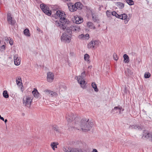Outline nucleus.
<instances>
[{"mask_svg": "<svg viewBox=\"0 0 152 152\" xmlns=\"http://www.w3.org/2000/svg\"><path fill=\"white\" fill-rule=\"evenodd\" d=\"M75 127L80 130L86 132L90 130L92 127L93 123L89 121V119L83 118L81 120L79 124L75 123Z\"/></svg>", "mask_w": 152, "mask_h": 152, "instance_id": "1", "label": "nucleus"}, {"mask_svg": "<svg viewBox=\"0 0 152 152\" xmlns=\"http://www.w3.org/2000/svg\"><path fill=\"white\" fill-rule=\"evenodd\" d=\"M56 13L60 18V21L61 24L59 27L61 29H65L66 28V26L64 24L67 23L68 22L67 19L65 18L66 15L64 12L58 10L56 12Z\"/></svg>", "mask_w": 152, "mask_h": 152, "instance_id": "2", "label": "nucleus"}, {"mask_svg": "<svg viewBox=\"0 0 152 152\" xmlns=\"http://www.w3.org/2000/svg\"><path fill=\"white\" fill-rule=\"evenodd\" d=\"M85 76V72L82 73L81 75L77 77V80L78 83L80 84L81 88L84 89L86 88V83L85 80L84 79V77Z\"/></svg>", "mask_w": 152, "mask_h": 152, "instance_id": "3", "label": "nucleus"}, {"mask_svg": "<svg viewBox=\"0 0 152 152\" xmlns=\"http://www.w3.org/2000/svg\"><path fill=\"white\" fill-rule=\"evenodd\" d=\"M99 45V41L96 40H92L88 45V48L89 49H95Z\"/></svg>", "mask_w": 152, "mask_h": 152, "instance_id": "4", "label": "nucleus"}, {"mask_svg": "<svg viewBox=\"0 0 152 152\" xmlns=\"http://www.w3.org/2000/svg\"><path fill=\"white\" fill-rule=\"evenodd\" d=\"M71 36L66 33H64L61 37V41L69 43L71 40Z\"/></svg>", "mask_w": 152, "mask_h": 152, "instance_id": "5", "label": "nucleus"}, {"mask_svg": "<svg viewBox=\"0 0 152 152\" xmlns=\"http://www.w3.org/2000/svg\"><path fill=\"white\" fill-rule=\"evenodd\" d=\"M40 7L42 11L46 15L50 16L51 14V12L50 10L48 7L44 4H41L40 5Z\"/></svg>", "mask_w": 152, "mask_h": 152, "instance_id": "6", "label": "nucleus"}, {"mask_svg": "<svg viewBox=\"0 0 152 152\" xmlns=\"http://www.w3.org/2000/svg\"><path fill=\"white\" fill-rule=\"evenodd\" d=\"M142 138L144 140L151 139L152 141V134L149 133L148 131L144 130Z\"/></svg>", "mask_w": 152, "mask_h": 152, "instance_id": "7", "label": "nucleus"}, {"mask_svg": "<svg viewBox=\"0 0 152 152\" xmlns=\"http://www.w3.org/2000/svg\"><path fill=\"white\" fill-rule=\"evenodd\" d=\"M63 150L66 152H83L81 149L79 148H64Z\"/></svg>", "mask_w": 152, "mask_h": 152, "instance_id": "8", "label": "nucleus"}, {"mask_svg": "<svg viewBox=\"0 0 152 152\" xmlns=\"http://www.w3.org/2000/svg\"><path fill=\"white\" fill-rule=\"evenodd\" d=\"M7 17L8 23L12 25H13L15 23V21L14 19H13L11 16V14L10 13H8Z\"/></svg>", "mask_w": 152, "mask_h": 152, "instance_id": "9", "label": "nucleus"}, {"mask_svg": "<svg viewBox=\"0 0 152 152\" xmlns=\"http://www.w3.org/2000/svg\"><path fill=\"white\" fill-rule=\"evenodd\" d=\"M32 101V99H31V97L28 96H26L25 97H24L23 100V103L26 106L29 104L30 106Z\"/></svg>", "mask_w": 152, "mask_h": 152, "instance_id": "10", "label": "nucleus"}, {"mask_svg": "<svg viewBox=\"0 0 152 152\" xmlns=\"http://www.w3.org/2000/svg\"><path fill=\"white\" fill-rule=\"evenodd\" d=\"M75 115L73 113H70L67 115L66 119L68 122H71L75 118Z\"/></svg>", "mask_w": 152, "mask_h": 152, "instance_id": "11", "label": "nucleus"}, {"mask_svg": "<svg viewBox=\"0 0 152 152\" xmlns=\"http://www.w3.org/2000/svg\"><path fill=\"white\" fill-rule=\"evenodd\" d=\"M54 79V74L51 72H49L47 74V80L48 82H52Z\"/></svg>", "mask_w": 152, "mask_h": 152, "instance_id": "12", "label": "nucleus"}, {"mask_svg": "<svg viewBox=\"0 0 152 152\" xmlns=\"http://www.w3.org/2000/svg\"><path fill=\"white\" fill-rule=\"evenodd\" d=\"M14 64L16 66L19 65L20 63V57L17 54H16L14 56Z\"/></svg>", "mask_w": 152, "mask_h": 152, "instance_id": "13", "label": "nucleus"}, {"mask_svg": "<svg viewBox=\"0 0 152 152\" xmlns=\"http://www.w3.org/2000/svg\"><path fill=\"white\" fill-rule=\"evenodd\" d=\"M74 20H73V22H75L77 24H80L83 21V19L80 17H78V16H75Z\"/></svg>", "mask_w": 152, "mask_h": 152, "instance_id": "14", "label": "nucleus"}, {"mask_svg": "<svg viewBox=\"0 0 152 152\" xmlns=\"http://www.w3.org/2000/svg\"><path fill=\"white\" fill-rule=\"evenodd\" d=\"M44 92L47 93L48 95H50L51 96H56L57 95V94L56 93L50 90H45L44 91Z\"/></svg>", "mask_w": 152, "mask_h": 152, "instance_id": "15", "label": "nucleus"}, {"mask_svg": "<svg viewBox=\"0 0 152 152\" xmlns=\"http://www.w3.org/2000/svg\"><path fill=\"white\" fill-rule=\"evenodd\" d=\"M67 5L69 9L71 12H74L75 11V8L74 6V4L73 3H69L67 4Z\"/></svg>", "mask_w": 152, "mask_h": 152, "instance_id": "16", "label": "nucleus"}, {"mask_svg": "<svg viewBox=\"0 0 152 152\" xmlns=\"http://www.w3.org/2000/svg\"><path fill=\"white\" fill-rule=\"evenodd\" d=\"M34 96L36 98H38L40 97V94L36 89H34L32 92Z\"/></svg>", "mask_w": 152, "mask_h": 152, "instance_id": "17", "label": "nucleus"}, {"mask_svg": "<svg viewBox=\"0 0 152 152\" xmlns=\"http://www.w3.org/2000/svg\"><path fill=\"white\" fill-rule=\"evenodd\" d=\"M74 6H75L76 11L77 9H81L82 8L83 5L81 3L77 2L74 4Z\"/></svg>", "mask_w": 152, "mask_h": 152, "instance_id": "18", "label": "nucleus"}, {"mask_svg": "<svg viewBox=\"0 0 152 152\" xmlns=\"http://www.w3.org/2000/svg\"><path fill=\"white\" fill-rule=\"evenodd\" d=\"M129 128L131 129H136L141 130L142 129V127L140 126L133 125L132 126H130L129 127Z\"/></svg>", "mask_w": 152, "mask_h": 152, "instance_id": "19", "label": "nucleus"}, {"mask_svg": "<svg viewBox=\"0 0 152 152\" xmlns=\"http://www.w3.org/2000/svg\"><path fill=\"white\" fill-rule=\"evenodd\" d=\"M126 75L127 76H130L132 75L133 74V72L130 69H127L125 72Z\"/></svg>", "mask_w": 152, "mask_h": 152, "instance_id": "20", "label": "nucleus"}, {"mask_svg": "<svg viewBox=\"0 0 152 152\" xmlns=\"http://www.w3.org/2000/svg\"><path fill=\"white\" fill-rule=\"evenodd\" d=\"M127 15L125 14H122L121 18L122 20H125V22H126L125 23H126L129 20V18H127Z\"/></svg>", "mask_w": 152, "mask_h": 152, "instance_id": "21", "label": "nucleus"}, {"mask_svg": "<svg viewBox=\"0 0 152 152\" xmlns=\"http://www.w3.org/2000/svg\"><path fill=\"white\" fill-rule=\"evenodd\" d=\"M123 58H124V61L125 63H128L129 62V58L128 56L125 54L123 55Z\"/></svg>", "mask_w": 152, "mask_h": 152, "instance_id": "22", "label": "nucleus"}, {"mask_svg": "<svg viewBox=\"0 0 152 152\" xmlns=\"http://www.w3.org/2000/svg\"><path fill=\"white\" fill-rule=\"evenodd\" d=\"M116 5L120 9L123 8L124 7V4L121 2H117L116 4Z\"/></svg>", "mask_w": 152, "mask_h": 152, "instance_id": "23", "label": "nucleus"}, {"mask_svg": "<svg viewBox=\"0 0 152 152\" xmlns=\"http://www.w3.org/2000/svg\"><path fill=\"white\" fill-rule=\"evenodd\" d=\"M113 110H118L119 113H121V111H123L124 110V109H123L122 107L120 106L115 107L113 109Z\"/></svg>", "mask_w": 152, "mask_h": 152, "instance_id": "24", "label": "nucleus"}, {"mask_svg": "<svg viewBox=\"0 0 152 152\" xmlns=\"http://www.w3.org/2000/svg\"><path fill=\"white\" fill-rule=\"evenodd\" d=\"M58 145V143L57 142H53L51 143L50 146L53 150H55V148H57V145Z\"/></svg>", "mask_w": 152, "mask_h": 152, "instance_id": "25", "label": "nucleus"}, {"mask_svg": "<svg viewBox=\"0 0 152 152\" xmlns=\"http://www.w3.org/2000/svg\"><path fill=\"white\" fill-rule=\"evenodd\" d=\"M87 26L90 28L95 29V27L94 26L93 23L91 22H88L87 23Z\"/></svg>", "mask_w": 152, "mask_h": 152, "instance_id": "26", "label": "nucleus"}, {"mask_svg": "<svg viewBox=\"0 0 152 152\" xmlns=\"http://www.w3.org/2000/svg\"><path fill=\"white\" fill-rule=\"evenodd\" d=\"M52 129L58 133H59L61 132L60 130L57 126H52Z\"/></svg>", "mask_w": 152, "mask_h": 152, "instance_id": "27", "label": "nucleus"}, {"mask_svg": "<svg viewBox=\"0 0 152 152\" xmlns=\"http://www.w3.org/2000/svg\"><path fill=\"white\" fill-rule=\"evenodd\" d=\"M23 33L26 36L28 37L30 36V34L29 33V31L28 29H25L23 31Z\"/></svg>", "mask_w": 152, "mask_h": 152, "instance_id": "28", "label": "nucleus"}, {"mask_svg": "<svg viewBox=\"0 0 152 152\" xmlns=\"http://www.w3.org/2000/svg\"><path fill=\"white\" fill-rule=\"evenodd\" d=\"M92 86L93 88L94 89V90L96 92H98L99 91L98 89L97 88L96 84L95 83H92Z\"/></svg>", "mask_w": 152, "mask_h": 152, "instance_id": "29", "label": "nucleus"}, {"mask_svg": "<svg viewBox=\"0 0 152 152\" xmlns=\"http://www.w3.org/2000/svg\"><path fill=\"white\" fill-rule=\"evenodd\" d=\"M80 29V27L78 26L73 27L72 28V30L74 31H79Z\"/></svg>", "mask_w": 152, "mask_h": 152, "instance_id": "30", "label": "nucleus"}, {"mask_svg": "<svg viewBox=\"0 0 152 152\" xmlns=\"http://www.w3.org/2000/svg\"><path fill=\"white\" fill-rule=\"evenodd\" d=\"M72 30L70 28H67L66 29V31L64 33H66L68 34L71 36L72 33Z\"/></svg>", "mask_w": 152, "mask_h": 152, "instance_id": "31", "label": "nucleus"}, {"mask_svg": "<svg viewBox=\"0 0 152 152\" xmlns=\"http://www.w3.org/2000/svg\"><path fill=\"white\" fill-rule=\"evenodd\" d=\"M3 95L4 97L6 98H7L9 97V95L7 93V91L5 90L3 91Z\"/></svg>", "mask_w": 152, "mask_h": 152, "instance_id": "32", "label": "nucleus"}, {"mask_svg": "<svg viewBox=\"0 0 152 152\" xmlns=\"http://www.w3.org/2000/svg\"><path fill=\"white\" fill-rule=\"evenodd\" d=\"M16 83L18 85H19L20 83L21 84H22L21 82H20V81H21V79L20 77H18L17 78H16Z\"/></svg>", "mask_w": 152, "mask_h": 152, "instance_id": "33", "label": "nucleus"}, {"mask_svg": "<svg viewBox=\"0 0 152 152\" xmlns=\"http://www.w3.org/2000/svg\"><path fill=\"white\" fill-rule=\"evenodd\" d=\"M126 2L130 5L134 4V2L132 0H126Z\"/></svg>", "mask_w": 152, "mask_h": 152, "instance_id": "34", "label": "nucleus"}, {"mask_svg": "<svg viewBox=\"0 0 152 152\" xmlns=\"http://www.w3.org/2000/svg\"><path fill=\"white\" fill-rule=\"evenodd\" d=\"M89 55L87 54H86L84 56V60L87 61H89Z\"/></svg>", "mask_w": 152, "mask_h": 152, "instance_id": "35", "label": "nucleus"}, {"mask_svg": "<svg viewBox=\"0 0 152 152\" xmlns=\"http://www.w3.org/2000/svg\"><path fill=\"white\" fill-rule=\"evenodd\" d=\"M150 74L148 72H145L144 75V77L145 78H148L150 76Z\"/></svg>", "mask_w": 152, "mask_h": 152, "instance_id": "36", "label": "nucleus"}, {"mask_svg": "<svg viewBox=\"0 0 152 152\" xmlns=\"http://www.w3.org/2000/svg\"><path fill=\"white\" fill-rule=\"evenodd\" d=\"M61 23L60 21L56 20L55 21V25L57 27H59L61 25Z\"/></svg>", "mask_w": 152, "mask_h": 152, "instance_id": "37", "label": "nucleus"}, {"mask_svg": "<svg viewBox=\"0 0 152 152\" xmlns=\"http://www.w3.org/2000/svg\"><path fill=\"white\" fill-rule=\"evenodd\" d=\"M92 17L93 20L94 22H96L97 20L96 16L93 13H92Z\"/></svg>", "mask_w": 152, "mask_h": 152, "instance_id": "38", "label": "nucleus"}, {"mask_svg": "<svg viewBox=\"0 0 152 152\" xmlns=\"http://www.w3.org/2000/svg\"><path fill=\"white\" fill-rule=\"evenodd\" d=\"M5 45H2L0 47V51H3L5 50Z\"/></svg>", "mask_w": 152, "mask_h": 152, "instance_id": "39", "label": "nucleus"}, {"mask_svg": "<svg viewBox=\"0 0 152 152\" xmlns=\"http://www.w3.org/2000/svg\"><path fill=\"white\" fill-rule=\"evenodd\" d=\"M79 38L81 39H85V35L84 34H82L79 35Z\"/></svg>", "mask_w": 152, "mask_h": 152, "instance_id": "40", "label": "nucleus"}, {"mask_svg": "<svg viewBox=\"0 0 152 152\" xmlns=\"http://www.w3.org/2000/svg\"><path fill=\"white\" fill-rule=\"evenodd\" d=\"M113 57L114 59L116 61H117L118 59V58L117 57V55L115 53V54H114Z\"/></svg>", "mask_w": 152, "mask_h": 152, "instance_id": "41", "label": "nucleus"}, {"mask_svg": "<svg viewBox=\"0 0 152 152\" xmlns=\"http://www.w3.org/2000/svg\"><path fill=\"white\" fill-rule=\"evenodd\" d=\"M106 13L107 16L108 17H110L111 16V12L109 11H107L106 12Z\"/></svg>", "mask_w": 152, "mask_h": 152, "instance_id": "42", "label": "nucleus"}, {"mask_svg": "<svg viewBox=\"0 0 152 152\" xmlns=\"http://www.w3.org/2000/svg\"><path fill=\"white\" fill-rule=\"evenodd\" d=\"M122 15V14L119 15L117 14V15H116V17L117 18H118L120 19H122V18H121Z\"/></svg>", "mask_w": 152, "mask_h": 152, "instance_id": "43", "label": "nucleus"}, {"mask_svg": "<svg viewBox=\"0 0 152 152\" xmlns=\"http://www.w3.org/2000/svg\"><path fill=\"white\" fill-rule=\"evenodd\" d=\"M85 39H88L89 37V35L88 34H87L85 35Z\"/></svg>", "mask_w": 152, "mask_h": 152, "instance_id": "44", "label": "nucleus"}, {"mask_svg": "<svg viewBox=\"0 0 152 152\" xmlns=\"http://www.w3.org/2000/svg\"><path fill=\"white\" fill-rule=\"evenodd\" d=\"M111 14L113 15L115 17H116V15H117V13H116V12L115 11H113L112 12Z\"/></svg>", "mask_w": 152, "mask_h": 152, "instance_id": "45", "label": "nucleus"}, {"mask_svg": "<svg viewBox=\"0 0 152 152\" xmlns=\"http://www.w3.org/2000/svg\"><path fill=\"white\" fill-rule=\"evenodd\" d=\"M9 43L10 45H12L13 44V42L12 40L11 39H10V40L9 41Z\"/></svg>", "mask_w": 152, "mask_h": 152, "instance_id": "46", "label": "nucleus"}, {"mask_svg": "<svg viewBox=\"0 0 152 152\" xmlns=\"http://www.w3.org/2000/svg\"><path fill=\"white\" fill-rule=\"evenodd\" d=\"M19 86L20 87V89L22 92L23 91V86L22 85H20Z\"/></svg>", "mask_w": 152, "mask_h": 152, "instance_id": "47", "label": "nucleus"}, {"mask_svg": "<svg viewBox=\"0 0 152 152\" xmlns=\"http://www.w3.org/2000/svg\"><path fill=\"white\" fill-rule=\"evenodd\" d=\"M0 119L1 120H2L3 121H4V118L3 117H1V116L0 115Z\"/></svg>", "mask_w": 152, "mask_h": 152, "instance_id": "48", "label": "nucleus"}, {"mask_svg": "<svg viewBox=\"0 0 152 152\" xmlns=\"http://www.w3.org/2000/svg\"><path fill=\"white\" fill-rule=\"evenodd\" d=\"M92 152H98L97 150L95 149H94L93 150Z\"/></svg>", "mask_w": 152, "mask_h": 152, "instance_id": "49", "label": "nucleus"}, {"mask_svg": "<svg viewBox=\"0 0 152 152\" xmlns=\"http://www.w3.org/2000/svg\"><path fill=\"white\" fill-rule=\"evenodd\" d=\"M7 119H5L4 121V122L5 123H6L7 122Z\"/></svg>", "mask_w": 152, "mask_h": 152, "instance_id": "50", "label": "nucleus"}, {"mask_svg": "<svg viewBox=\"0 0 152 152\" xmlns=\"http://www.w3.org/2000/svg\"><path fill=\"white\" fill-rule=\"evenodd\" d=\"M37 30L39 31H40V29L39 28H38L37 29Z\"/></svg>", "mask_w": 152, "mask_h": 152, "instance_id": "51", "label": "nucleus"}, {"mask_svg": "<svg viewBox=\"0 0 152 152\" xmlns=\"http://www.w3.org/2000/svg\"><path fill=\"white\" fill-rule=\"evenodd\" d=\"M66 1H70L71 0H65Z\"/></svg>", "mask_w": 152, "mask_h": 152, "instance_id": "52", "label": "nucleus"}]
</instances>
